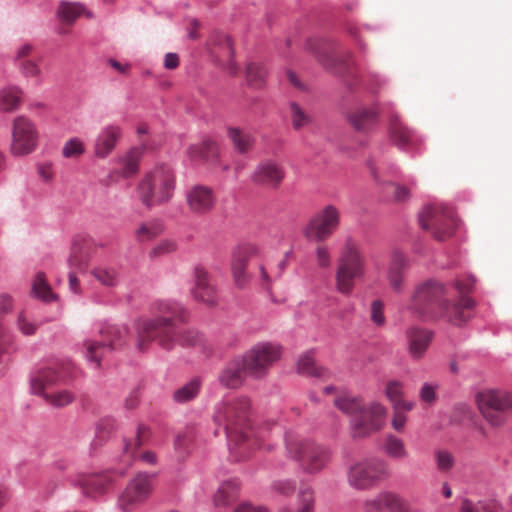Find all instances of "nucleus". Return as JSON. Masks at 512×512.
<instances>
[{"label": "nucleus", "instance_id": "nucleus-53", "mask_svg": "<svg viewBox=\"0 0 512 512\" xmlns=\"http://www.w3.org/2000/svg\"><path fill=\"white\" fill-rule=\"evenodd\" d=\"M370 319L376 326H382L385 323L384 303L380 300H374L370 306Z\"/></svg>", "mask_w": 512, "mask_h": 512}, {"label": "nucleus", "instance_id": "nucleus-43", "mask_svg": "<svg viewBox=\"0 0 512 512\" xmlns=\"http://www.w3.org/2000/svg\"><path fill=\"white\" fill-rule=\"evenodd\" d=\"M290 117L295 130L307 126L311 121L310 116L295 102L290 104Z\"/></svg>", "mask_w": 512, "mask_h": 512}, {"label": "nucleus", "instance_id": "nucleus-11", "mask_svg": "<svg viewBox=\"0 0 512 512\" xmlns=\"http://www.w3.org/2000/svg\"><path fill=\"white\" fill-rule=\"evenodd\" d=\"M419 221L421 227L437 241L450 238L456 226L453 210L438 205L426 207L420 214Z\"/></svg>", "mask_w": 512, "mask_h": 512}, {"label": "nucleus", "instance_id": "nucleus-42", "mask_svg": "<svg viewBox=\"0 0 512 512\" xmlns=\"http://www.w3.org/2000/svg\"><path fill=\"white\" fill-rule=\"evenodd\" d=\"M188 153L193 159H208L216 155L217 146L215 142L208 140L201 144L191 146Z\"/></svg>", "mask_w": 512, "mask_h": 512}, {"label": "nucleus", "instance_id": "nucleus-61", "mask_svg": "<svg viewBox=\"0 0 512 512\" xmlns=\"http://www.w3.org/2000/svg\"><path fill=\"white\" fill-rule=\"evenodd\" d=\"M37 171L40 178L46 182L51 181L54 176L52 164L49 162L38 164Z\"/></svg>", "mask_w": 512, "mask_h": 512}, {"label": "nucleus", "instance_id": "nucleus-3", "mask_svg": "<svg viewBox=\"0 0 512 512\" xmlns=\"http://www.w3.org/2000/svg\"><path fill=\"white\" fill-rule=\"evenodd\" d=\"M152 310L153 318H142L135 323L137 348L144 352L156 342L170 351L178 338V323L186 321V312L179 303L169 300L155 302Z\"/></svg>", "mask_w": 512, "mask_h": 512}, {"label": "nucleus", "instance_id": "nucleus-35", "mask_svg": "<svg viewBox=\"0 0 512 512\" xmlns=\"http://www.w3.org/2000/svg\"><path fill=\"white\" fill-rule=\"evenodd\" d=\"M383 449L386 455L392 459L401 460L408 457L404 441L393 434L386 435Z\"/></svg>", "mask_w": 512, "mask_h": 512}, {"label": "nucleus", "instance_id": "nucleus-10", "mask_svg": "<svg viewBox=\"0 0 512 512\" xmlns=\"http://www.w3.org/2000/svg\"><path fill=\"white\" fill-rule=\"evenodd\" d=\"M477 407L492 426H500L506 420V413L512 410V395L500 390H483L477 393Z\"/></svg>", "mask_w": 512, "mask_h": 512}, {"label": "nucleus", "instance_id": "nucleus-52", "mask_svg": "<svg viewBox=\"0 0 512 512\" xmlns=\"http://www.w3.org/2000/svg\"><path fill=\"white\" fill-rule=\"evenodd\" d=\"M385 395L394 405L397 401L403 398V384L396 380L388 381L385 387Z\"/></svg>", "mask_w": 512, "mask_h": 512}, {"label": "nucleus", "instance_id": "nucleus-1", "mask_svg": "<svg viewBox=\"0 0 512 512\" xmlns=\"http://www.w3.org/2000/svg\"><path fill=\"white\" fill-rule=\"evenodd\" d=\"M250 400L247 397H232L219 402L214 409L213 421L227 436L229 449L236 460H245L255 450L271 451L273 426L270 422L259 426L249 423Z\"/></svg>", "mask_w": 512, "mask_h": 512}, {"label": "nucleus", "instance_id": "nucleus-64", "mask_svg": "<svg viewBox=\"0 0 512 512\" xmlns=\"http://www.w3.org/2000/svg\"><path fill=\"white\" fill-rule=\"evenodd\" d=\"M179 66V56L176 53H167L164 58V67L169 70Z\"/></svg>", "mask_w": 512, "mask_h": 512}, {"label": "nucleus", "instance_id": "nucleus-8", "mask_svg": "<svg viewBox=\"0 0 512 512\" xmlns=\"http://www.w3.org/2000/svg\"><path fill=\"white\" fill-rule=\"evenodd\" d=\"M391 471L385 460L371 457L352 463L347 470V483L359 491H367L390 478Z\"/></svg>", "mask_w": 512, "mask_h": 512}, {"label": "nucleus", "instance_id": "nucleus-39", "mask_svg": "<svg viewBox=\"0 0 512 512\" xmlns=\"http://www.w3.org/2000/svg\"><path fill=\"white\" fill-rule=\"evenodd\" d=\"M162 231L163 225L159 220H150L140 224L135 231V236L138 241L146 242L159 236Z\"/></svg>", "mask_w": 512, "mask_h": 512}, {"label": "nucleus", "instance_id": "nucleus-55", "mask_svg": "<svg viewBox=\"0 0 512 512\" xmlns=\"http://www.w3.org/2000/svg\"><path fill=\"white\" fill-rule=\"evenodd\" d=\"M317 265L320 268H327L331 264V256L327 246L319 244L315 249Z\"/></svg>", "mask_w": 512, "mask_h": 512}, {"label": "nucleus", "instance_id": "nucleus-54", "mask_svg": "<svg viewBox=\"0 0 512 512\" xmlns=\"http://www.w3.org/2000/svg\"><path fill=\"white\" fill-rule=\"evenodd\" d=\"M35 53V47L31 43H23L21 44L15 51V62L16 64L26 61L28 59H33Z\"/></svg>", "mask_w": 512, "mask_h": 512}, {"label": "nucleus", "instance_id": "nucleus-26", "mask_svg": "<svg viewBox=\"0 0 512 512\" xmlns=\"http://www.w3.org/2000/svg\"><path fill=\"white\" fill-rule=\"evenodd\" d=\"M121 137L122 129L120 126L114 124L105 126L95 140V156L102 159L106 158L114 150Z\"/></svg>", "mask_w": 512, "mask_h": 512}, {"label": "nucleus", "instance_id": "nucleus-40", "mask_svg": "<svg viewBox=\"0 0 512 512\" xmlns=\"http://www.w3.org/2000/svg\"><path fill=\"white\" fill-rule=\"evenodd\" d=\"M267 71L262 63L250 62L246 66V81L250 87L261 88L266 80Z\"/></svg>", "mask_w": 512, "mask_h": 512}, {"label": "nucleus", "instance_id": "nucleus-28", "mask_svg": "<svg viewBox=\"0 0 512 512\" xmlns=\"http://www.w3.org/2000/svg\"><path fill=\"white\" fill-rule=\"evenodd\" d=\"M56 15L61 22L66 24H73L81 16H85L88 19L94 18V14L87 10L83 3L68 0L59 2Z\"/></svg>", "mask_w": 512, "mask_h": 512}, {"label": "nucleus", "instance_id": "nucleus-21", "mask_svg": "<svg viewBox=\"0 0 512 512\" xmlns=\"http://www.w3.org/2000/svg\"><path fill=\"white\" fill-rule=\"evenodd\" d=\"M388 132L392 143L400 149L408 150L420 143L418 136L401 121L397 114L390 115Z\"/></svg>", "mask_w": 512, "mask_h": 512}, {"label": "nucleus", "instance_id": "nucleus-31", "mask_svg": "<svg viewBox=\"0 0 512 512\" xmlns=\"http://www.w3.org/2000/svg\"><path fill=\"white\" fill-rule=\"evenodd\" d=\"M202 388L200 377H194L181 387L177 388L172 395L173 400L178 404H184L193 401L198 396Z\"/></svg>", "mask_w": 512, "mask_h": 512}, {"label": "nucleus", "instance_id": "nucleus-19", "mask_svg": "<svg viewBox=\"0 0 512 512\" xmlns=\"http://www.w3.org/2000/svg\"><path fill=\"white\" fill-rule=\"evenodd\" d=\"M115 471H106L99 474L81 475L77 480V486L83 495L95 498L104 494L115 481Z\"/></svg>", "mask_w": 512, "mask_h": 512}, {"label": "nucleus", "instance_id": "nucleus-51", "mask_svg": "<svg viewBox=\"0 0 512 512\" xmlns=\"http://www.w3.org/2000/svg\"><path fill=\"white\" fill-rule=\"evenodd\" d=\"M177 250V244L175 241L170 239H165L155 245L149 252L150 257H161L164 255H168Z\"/></svg>", "mask_w": 512, "mask_h": 512}, {"label": "nucleus", "instance_id": "nucleus-59", "mask_svg": "<svg viewBox=\"0 0 512 512\" xmlns=\"http://www.w3.org/2000/svg\"><path fill=\"white\" fill-rule=\"evenodd\" d=\"M390 186L393 188V197L397 202L405 201L410 196V190L408 187L391 183Z\"/></svg>", "mask_w": 512, "mask_h": 512}, {"label": "nucleus", "instance_id": "nucleus-9", "mask_svg": "<svg viewBox=\"0 0 512 512\" xmlns=\"http://www.w3.org/2000/svg\"><path fill=\"white\" fill-rule=\"evenodd\" d=\"M99 333L101 340H87L83 343L85 358L94 368L100 367L107 352L124 344L127 330L125 327L107 325Z\"/></svg>", "mask_w": 512, "mask_h": 512}, {"label": "nucleus", "instance_id": "nucleus-30", "mask_svg": "<svg viewBox=\"0 0 512 512\" xmlns=\"http://www.w3.org/2000/svg\"><path fill=\"white\" fill-rule=\"evenodd\" d=\"M227 135L234 148L241 154L248 153L255 144V136L245 129L229 127Z\"/></svg>", "mask_w": 512, "mask_h": 512}, {"label": "nucleus", "instance_id": "nucleus-45", "mask_svg": "<svg viewBox=\"0 0 512 512\" xmlns=\"http://www.w3.org/2000/svg\"><path fill=\"white\" fill-rule=\"evenodd\" d=\"M203 335L199 332L188 329L181 331L178 328V338L176 340V344H180L181 346H196L203 343Z\"/></svg>", "mask_w": 512, "mask_h": 512}, {"label": "nucleus", "instance_id": "nucleus-36", "mask_svg": "<svg viewBox=\"0 0 512 512\" xmlns=\"http://www.w3.org/2000/svg\"><path fill=\"white\" fill-rule=\"evenodd\" d=\"M297 369L299 373L313 377H324L326 374V370L315 362L312 351L306 352L299 358Z\"/></svg>", "mask_w": 512, "mask_h": 512}, {"label": "nucleus", "instance_id": "nucleus-47", "mask_svg": "<svg viewBox=\"0 0 512 512\" xmlns=\"http://www.w3.org/2000/svg\"><path fill=\"white\" fill-rule=\"evenodd\" d=\"M17 329L25 336H32L36 333L38 325L30 320L24 310L20 311L16 320Z\"/></svg>", "mask_w": 512, "mask_h": 512}, {"label": "nucleus", "instance_id": "nucleus-13", "mask_svg": "<svg viewBox=\"0 0 512 512\" xmlns=\"http://www.w3.org/2000/svg\"><path fill=\"white\" fill-rule=\"evenodd\" d=\"M281 346L271 342H261L251 347L242 357L248 373L255 378L264 377L280 359Z\"/></svg>", "mask_w": 512, "mask_h": 512}, {"label": "nucleus", "instance_id": "nucleus-2", "mask_svg": "<svg viewBox=\"0 0 512 512\" xmlns=\"http://www.w3.org/2000/svg\"><path fill=\"white\" fill-rule=\"evenodd\" d=\"M474 282L473 277L457 280L455 288L462 297L459 301L450 303L444 285L433 280L426 281L416 286L408 309L423 320L443 318L454 325H461L471 317L475 306L471 298L464 296L472 290Z\"/></svg>", "mask_w": 512, "mask_h": 512}, {"label": "nucleus", "instance_id": "nucleus-56", "mask_svg": "<svg viewBox=\"0 0 512 512\" xmlns=\"http://www.w3.org/2000/svg\"><path fill=\"white\" fill-rule=\"evenodd\" d=\"M459 512H493V506L486 503L473 505L470 501H464Z\"/></svg>", "mask_w": 512, "mask_h": 512}, {"label": "nucleus", "instance_id": "nucleus-58", "mask_svg": "<svg viewBox=\"0 0 512 512\" xmlns=\"http://www.w3.org/2000/svg\"><path fill=\"white\" fill-rule=\"evenodd\" d=\"M407 422V416L401 411H394L392 415L391 425L397 432H403Z\"/></svg>", "mask_w": 512, "mask_h": 512}, {"label": "nucleus", "instance_id": "nucleus-44", "mask_svg": "<svg viewBox=\"0 0 512 512\" xmlns=\"http://www.w3.org/2000/svg\"><path fill=\"white\" fill-rule=\"evenodd\" d=\"M71 269L76 271H83L86 269L88 260L85 251L80 246H73L71 254L68 259Z\"/></svg>", "mask_w": 512, "mask_h": 512}, {"label": "nucleus", "instance_id": "nucleus-50", "mask_svg": "<svg viewBox=\"0 0 512 512\" xmlns=\"http://www.w3.org/2000/svg\"><path fill=\"white\" fill-rule=\"evenodd\" d=\"M435 461L437 469L441 472L450 471L455 463L453 455L446 450H437L435 452Z\"/></svg>", "mask_w": 512, "mask_h": 512}, {"label": "nucleus", "instance_id": "nucleus-5", "mask_svg": "<svg viewBox=\"0 0 512 512\" xmlns=\"http://www.w3.org/2000/svg\"><path fill=\"white\" fill-rule=\"evenodd\" d=\"M367 269L365 253L356 240L347 238L340 250L335 272V286L339 293L350 295L357 280L364 278Z\"/></svg>", "mask_w": 512, "mask_h": 512}, {"label": "nucleus", "instance_id": "nucleus-14", "mask_svg": "<svg viewBox=\"0 0 512 512\" xmlns=\"http://www.w3.org/2000/svg\"><path fill=\"white\" fill-rule=\"evenodd\" d=\"M38 142V130L26 116H17L12 122L10 152L13 156L31 154Z\"/></svg>", "mask_w": 512, "mask_h": 512}, {"label": "nucleus", "instance_id": "nucleus-18", "mask_svg": "<svg viewBox=\"0 0 512 512\" xmlns=\"http://www.w3.org/2000/svg\"><path fill=\"white\" fill-rule=\"evenodd\" d=\"M284 177L283 167L279 163L267 159L257 164L251 174V181L258 186L275 189L280 186Z\"/></svg>", "mask_w": 512, "mask_h": 512}, {"label": "nucleus", "instance_id": "nucleus-37", "mask_svg": "<svg viewBox=\"0 0 512 512\" xmlns=\"http://www.w3.org/2000/svg\"><path fill=\"white\" fill-rule=\"evenodd\" d=\"M31 293L38 299L45 302L56 300V295L52 292L46 276L42 272H38L32 283Z\"/></svg>", "mask_w": 512, "mask_h": 512}, {"label": "nucleus", "instance_id": "nucleus-15", "mask_svg": "<svg viewBox=\"0 0 512 512\" xmlns=\"http://www.w3.org/2000/svg\"><path fill=\"white\" fill-rule=\"evenodd\" d=\"M152 475L137 474L126 486L118 498V507L124 512H131L144 503L152 494Z\"/></svg>", "mask_w": 512, "mask_h": 512}, {"label": "nucleus", "instance_id": "nucleus-63", "mask_svg": "<svg viewBox=\"0 0 512 512\" xmlns=\"http://www.w3.org/2000/svg\"><path fill=\"white\" fill-rule=\"evenodd\" d=\"M318 60L326 69L338 72V70L335 67L337 60L333 55H319Z\"/></svg>", "mask_w": 512, "mask_h": 512}, {"label": "nucleus", "instance_id": "nucleus-33", "mask_svg": "<svg viewBox=\"0 0 512 512\" xmlns=\"http://www.w3.org/2000/svg\"><path fill=\"white\" fill-rule=\"evenodd\" d=\"M22 91L16 86H7L0 89V111L12 112L21 104Z\"/></svg>", "mask_w": 512, "mask_h": 512}, {"label": "nucleus", "instance_id": "nucleus-7", "mask_svg": "<svg viewBox=\"0 0 512 512\" xmlns=\"http://www.w3.org/2000/svg\"><path fill=\"white\" fill-rule=\"evenodd\" d=\"M285 449L288 457L297 461L307 474L321 472L331 460L328 448L291 432L285 436Z\"/></svg>", "mask_w": 512, "mask_h": 512}, {"label": "nucleus", "instance_id": "nucleus-17", "mask_svg": "<svg viewBox=\"0 0 512 512\" xmlns=\"http://www.w3.org/2000/svg\"><path fill=\"white\" fill-rule=\"evenodd\" d=\"M185 201L187 209L191 214L205 216L214 209L216 205V195L211 187L196 184L187 190Z\"/></svg>", "mask_w": 512, "mask_h": 512}, {"label": "nucleus", "instance_id": "nucleus-62", "mask_svg": "<svg viewBox=\"0 0 512 512\" xmlns=\"http://www.w3.org/2000/svg\"><path fill=\"white\" fill-rule=\"evenodd\" d=\"M274 489L281 494L289 495L294 491L295 485L288 480L279 481L274 484Z\"/></svg>", "mask_w": 512, "mask_h": 512}, {"label": "nucleus", "instance_id": "nucleus-20", "mask_svg": "<svg viewBox=\"0 0 512 512\" xmlns=\"http://www.w3.org/2000/svg\"><path fill=\"white\" fill-rule=\"evenodd\" d=\"M194 286L191 295L194 300L212 307L217 304V291L211 284L208 272L201 266H196L193 271Z\"/></svg>", "mask_w": 512, "mask_h": 512}, {"label": "nucleus", "instance_id": "nucleus-46", "mask_svg": "<svg viewBox=\"0 0 512 512\" xmlns=\"http://www.w3.org/2000/svg\"><path fill=\"white\" fill-rule=\"evenodd\" d=\"M46 401L55 407H63L72 403L75 399L73 393L67 390L49 392L44 396Z\"/></svg>", "mask_w": 512, "mask_h": 512}, {"label": "nucleus", "instance_id": "nucleus-49", "mask_svg": "<svg viewBox=\"0 0 512 512\" xmlns=\"http://www.w3.org/2000/svg\"><path fill=\"white\" fill-rule=\"evenodd\" d=\"M16 65L25 77L38 78L41 75L39 63L35 58L22 61Z\"/></svg>", "mask_w": 512, "mask_h": 512}, {"label": "nucleus", "instance_id": "nucleus-23", "mask_svg": "<svg viewBox=\"0 0 512 512\" xmlns=\"http://www.w3.org/2000/svg\"><path fill=\"white\" fill-rule=\"evenodd\" d=\"M65 378V370L58 367H45L31 377V391L40 396H46L49 390Z\"/></svg>", "mask_w": 512, "mask_h": 512}, {"label": "nucleus", "instance_id": "nucleus-38", "mask_svg": "<svg viewBox=\"0 0 512 512\" xmlns=\"http://www.w3.org/2000/svg\"><path fill=\"white\" fill-rule=\"evenodd\" d=\"M91 275L102 285L113 287L118 284L119 273L109 265H99L91 270Z\"/></svg>", "mask_w": 512, "mask_h": 512}, {"label": "nucleus", "instance_id": "nucleus-12", "mask_svg": "<svg viewBox=\"0 0 512 512\" xmlns=\"http://www.w3.org/2000/svg\"><path fill=\"white\" fill-rule=\"evenodd\" d=\"M340 224V211L332 205H326L316 211L303 227L302 233L308 241L323 242L329 239Z\"/></svg>", "mask_w": 512, "mask_h": 512}, {"label": "nucleus", "instance_id": "nucleus-6", "mask_svg": "<svg viewBox=\"0 0 512 512\" xmlns=\"http://www.w3.org/2000/svg\"><path fill=\"white\" fill-rule=\"evenodd\" d=\"M176 176L173 169L165 164L150 170L137 186L140 201L146 207L168 202L174 195Z\"/></svg>", "mask_w": 512, "mask_h": 512}, {"label": "nucleus", "instance_id": "nucleus-32", "mask_svg": "<svg viewBox=\"0 0 512 512\" xmlns=\"http://www.w3.org/2000/svg\"><path fill=\"white\" fill-rule=\"evenodd\" d=\"M239 490V483L236 480L224 481L214 495L215 506L222 507L233 502Z\"/></svg>", "mask_w": 512, "mask_h": 512}, {"label": "nucleus", "instance_id": "nucleus-25", "mask_svg": "<svg viewBox=\"0 0 512 512\" xmlns=\"http://www.w3.org/2000/svg\"><path fill=\"white\" fill-rule=\"evenodd\" d=\"M408 351L413 359H420L426 353L432 339L433 332L420 327H410L406 331Z\"/></svg>", "mask_w": 512, "mask_h": 512}, {"label": "nucleus", "instance_id": "nucleus-4", "mask_svg": "<svg viewBox=\"0 0 512 512\" xmlns=\"http://www.w3.org/2000/svg\"><path fill=\"white\" fill-rule=\"evenodd\" d=\"M333 402L340 411L352 417L354 437H366L382 429L385 424L387 411L379 402L365 404L361 398L346 392L337 393Z\"/></svg>", "mask_w": 512, "mask_h": 512}, {"label": "nucleus", "instance_id": "nucleus-48", "mask_svg": "<svg viewBox=\"0 0 512 512\" xmlns=\"http://www.w3.org/2000/svg\"><path fill=\"white\" fill-rule=\"evenodd\" d=\"M85 151L83 142L75 137L69 139L63 146L62 155L65 158H74L81 156Z\"/></svg>", "mask_w": 512, "mask_h": 512}, {"label": "nucleus", "instance_id": "nucleus-60", "mask_svg": "<svg viewBox=\"0 0 512 512\" xmlns=\"http://www.w3.org/2000/svg\"><path fill=\"white\" fill-rule=\"evenodd\" d=\"M14 299L11 295L0 294V316L10 313L13 309Z\"/></svg>", "mask_w": 512, "mask_h": 512}, {"label": "nucleus", "instance_id": "nucleus-24", "mask_svg": "<svg viewBox=\"0 0 512 512\" xmlns=\"http://www.w3.org/2000/svg\"><path fill=\"white\" fill-rule=\"evenodd\" d=\"M409 267L408 258L400 251L391 254L387 279L390 287L397 293L404 289L405 273Z\"/></svg>", "mask_w": 512, "mask_h": 512}, {"label": "nucleus", "instance_id": "nucleus-27", "mask_svg": "<svg viewBox=\"0 0 512 512\" xmlns=\"http://www.w3.org/2000/svg\"><path fill=\"white\" fill-rule=\"evenodd\" d=\"M249 374L243 358H235L228 362L219 375L220 383L226 388H239Z\"/></svg>", "mask_w": 512, "mask_h": 512}, {"label": "nucleus", "instance_id": "nucleus-41", "mask_svg": "<svg viewBox=\"0 0 512 512\" xmlns=\"http://www.w3.org/2000/svg\"><path fill=\"white\" fill-rule=\"evenodd\" d=\"M141 152L137 149L130 151L123 159V166L121 169V176L129 178L134 176L139 170Z\"/></svg>", "mask_w": 512, "mask_h": 512}, {"label": "nucleus", "instance_id": "nucleus-22", "mask_svg": "<svg viewBox=\"0 0 512 512\" xmlns=\"http://www.w3.org/2000/svg\"><path fill=\"white\" fill-rule=\"evenodd\" d=\"M259 247L252 243L238 246L233 254L232 271L237 286L243 287L247 282L246 266L249 259L259 254Z\"/></svg>", "mask_w": 512, "mask_h": 512}, {"label": "nucleus", "instance_id": "nucleus-57", "mask_svg": "<svg viewBox=\"0 0 512 512\" xmlns=\"http://www.w3.org/2000/svg\"><path fill=\"white\" fill-rule=\"evenodd\" d=\"M420 399L427 404L433 403L436 400V386L425 383L420 390Z\"/></svg>", "mask_w": 512, "mask_h": 512}, {"label": "nucleus", "instance_id": "nucleus-29", "mask_svg": "<svg viewBox=\"0 0 512 512\" xmlns=\"http://www.w3.org/2000/svg\"><path fill=\"white\" fill-rule=\"evenodd\" d=\"M378 120V112L374 108H363L349 115V122L356 131H369Z\"/></svg>", "mask_w": 512, "mask_h": 512}, {"label": "nucleus", "instance_id": "nucleus-16", "mask_svg": "<svg viewBox=\"0 0 512 512\" xmlns=\"http://www.w3.org/2000/svg\"><path fill=\"white\" fill-rule=\"evenodd\" d=\"M420 512L394 491H382L363 503V512Z\"/></svg>", "mask_w": 512, "mask_h": 512}, {"label": "nucleus", "instance_id": "nucleus-34", "mask_svg": "<svg viewBox=\"0 0 512 512\" xmlns=\"http://www.w3.org/2000/svg\"><path fill=\"white\" fill-rule=\"evenodd\" d=\"M150 437L149 429L144 425H139L135 439L133 441H127L124 445V462L130 464L131 459L137 454V450L143 444H145Z\"/></svg>", "mask_w": 512, "mask_h": 512}]
</instances>
